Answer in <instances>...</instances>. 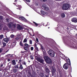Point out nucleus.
<instances>
[{
	"label": "nucleus",
	"mask_w": 77,
	"mask_h": 77,
	"mask_svg": "<svg viewBox=\"0 0 77 77\" xmlns=\"http://www.w3.org/2000/svg\"><path fill=\"white\" fill-rule=\"evenodd\" d=\"M70 8L69 5L67 3L64 4L62 7V9L65 10H69Z\"/></svg>",
	"instance_id": "nucleus-1"
},
{
	"label": "nucleus",
	"mask_w": 77,
	"mask_h": 77,
	"mask_svg": "<svg viewBox=\"0 0 77 77\" xmlns=\"http://www.w3.org/2000/svg\"><path fill=\"white\" fill-rule=\"evenodd\" d=\"M44 58L45 60V61L48 63H51V59L48 56H45L43 57Z\"/></svg>",
	"instance_id": "nucleus-2"
},
{
	"label": "nucleus",
	"mask_w": 77,
	"mask_h": 77,
	"mask_svg": "<svg viewBox=\"0 0 77 77\" xmlns=\"http://www.w3.org/2000/svg\"><path fill=\"white\" fill-rule=\"evenodd\" d=\"M48 53L52 57H54L55 53L53 51L51 50H49Z\"/></svg>",
	"instance_id": "nucleus-3"
},
{
	"label": "nucleus",
	"mask_w": 77,
	"mask_h": 77,
	"mask_svg": "<svg viewBox=\"0 0 77 77\" xmlns=\"http://www.w3.org/2000/svg\"><path fill=\"white\" fill-rule=\"evenodd\" d=\"M36 60L38 62H40L41 63L43 64L44 60L43 59L40 58L39 57H38L36 58Z\"/></svg>",
	"instance_id": "nucleus-4"
},
{
	"label": "nucleus",
	"mask_w": 77,
	"mask_h": 77,
	"mask_svg": "<svg viewBox=\"0 0 77 77\" xmlns=\"http://www.w3.org/2000/svg\"><path fill=\"white\" fill-rule=\"evenodd\" d=\"M56 71V69L55 68H54L53 67H52V70H51V72L52 73V75L53 76H54Z\"/></svg>",
	"instance_id": "nucleus-5"
},
{
	"label": "nucleus",
	"mask_w": 77,
	"mask_h": 77,
	"mask_svg": "<svg viewBox=\"0 0 77 77\" xmlns=\"http://www.w3.org/2000/svg\"><path fill=\"white\" fill-rule=\"evenodd\" d=\"M19 19L22 21H24L25 22H27L26 19L23 16H20L19 17Z\"/></svg>",
	"instance_id": "nucleus-6"
},
{
	"label": "nucleus",
	"mask_w": 77,
	"mask_h": 77,
	"mask_svg": "<svg viewBox=\"0 0 77 77\" xmlns=\"http://www.w3.org/2000/svg\"><path fill=\"white\" fill-rule=\"evenodd\" d=\"M42 7L46 10H48L49 9V8L47 7V6L45 5V4H43V5H42Z\"/></svg>",
	"instance_id": "nucleus-7"
},
{
	"label": "nucleus",
	"mask_w": 77,
	"mask_h": 77,
	"mask_svg": "<svg viewBox=\"0 0 77 77\" xmlns=\"http://www.w3.org/2000/svg\"><path fill=\"white\" fill-rule=\"evenodd\" d=\"M72 22L75 23H77V18L74 17L72 19Z\"/></svg>",
	"instance_id": "nucleus-8"
},
{
	"label": "nucleus",
	"mask_w": 77,
	"mask_h": 77,
	"mask_svg": "<svg viewBox=\"0 0 77 77\" xmlns=\"http://www.w3.org/2000/svg\"><path fill=\"white\" fill-rule=\"evenodd\" d=\"M17 29H19L20 30H21L23 29L22 26L19 24L17 25Z\"/></svg>",
	"instance_id": "nucleus-9"
},
{
	"label": "nucleus",
	"mask_w": 77,
	"mask_h": 77,
	"mask_svg": "<svg viewBox=\"0 0 77 77\" xmlns=\"http://www.w3.org/2000/svg\"><path fill=\"white\" fill-rule=\"evenodd\" d=\"M66 59L67 60V63L68 64V65L69 66H71V62H70V59L68 57H66Z\"/></svg>",
	"instance_id": "nucleus-10"
},
{
	"label": "nucleus",
	"mask_w": 77,
	"mask_h": 77,
	"mask_svg": "<svg viewBox=\"0 0 77 77\" xmlns=\"http://www.w3.org/2000/svg\"><path fill=\"white\" fill-rule=\"evenodd\" d=\"M63 68L66 69H67L68 68V64L66 63H65L63 66Z\"/></svg>",
	"instance_id": "nucleus-11"
},
{
	"label": "nucleus",
	"mask_w": 77,
	"mask_h": 77,
	"mask_svg": "<svg viewBox=\"0 0 77 77\" xmlns=\"http://www.w3.org/2000/svg\"><path fill=\"white\" fill-rule=\"evenodd\" d=\"M9 39L8 38H6L3 39V41L7 43L8 42Z\"/></svg>",
	"instance_id": "nucleus-12"
},
{
	"label": "nucleus",
	"mask_w": 77,
	"mask_h": 77,
	"mask_svg": "<svg viewBox=\"0 0 77 77\" xmlns=\"http://www.w3.org/2000/svg\"><path fill=\"white\" fill-rule=\"evenodd\" d=\"M12 23L11 22H10L8 24V26L10 28H11L12 27Z\"/></svg>",
	"instance_id": "nucleus-13"
},
{
	"label": "nucleus",
	"mask_w": 77,
	"mask_h": 77,
	"mask_svg": "<svg viewBox=\"0 0 77 77\" xmlns=\"http://www.w3.org/2000/svg\"><path fill=\"white\" fill-rule=\"evenodd\" d=\"M12 64L13 65H15L16 64V63L15 60H13L12 61Z\"/></svg>",
	"instance_id": "nucleus-14"
},
{
	"label": "nucleus",
	"mask_w": 77,
	"mask_h": 77,
	"mask_svg": "<svg viewBox=\"0 0 77 77\" xmlns=\"http://www.w3.org/2000/svg\"><path fill=\"white\" fill-rule=\"evenodd\" d=\"M61 17L62 18H65V15L64 13H61Z\"/></svg>",
	"instance_id": "nucleus-15"
},
{
	"label": "nucleus",
	"mask_w": 77,
	"mask_h": 77,
	"mask_svg": "<svg viewBox=\"0 0 77 77\" xmlns=\"http://www.w3.org/2000/svg\"><path fill=\"white\" fill-rule=\"evenodd\" d=\"M45 71L46 72H47V73H48H48H49V69L48 68H46L45 69Z\"/></svg>",
	"instance_id": "nucleus-16"
},
{
	"label": "nucleus",
	"mask_w": 77,
	"mask_h": 77,
	"mask_svg": "<svg viewBox=\"0 0 77 77\" xmlns=\"http://www.w3.org/2000/svg\"><path fill=\"white\" fill-rule=\"evenodd\" d=\"M22 65H23L26 66V63L25 61H23L22 62Z\"/></svg>",
	"instance_id": "nucleus-17"
},
{
	"label": "nucleus",
	"mask_w": 77,
	"mask_h": 77,
	"mask_svg": "<svg viewBox=\"0 0 77 77\" xmlns=\"http://www.w3.org/2000/svg\"><path fill=\"white\" fill-rule=\"evenodd\" d=\"M29 48V47H23V48H24L25 50L26 51H28Z\"/></svg>",
	"instance_id": "nucleus-18"
},
{
	"label": "nucleus",
	"mask_w": 77,
	"mask_h": 77,
	"mask_svg": "<svg viewBox=\"0 0 77 77\" xmlns=\"http://www.w3.org/2000/svg\"><path fill=\"white\" fill-rule=\"evenodd\" d=\"M30 45H28V44H27V43H25V44H24V46L26 47H30Z\"/></svg>",
	"instance_id": "nucleus-19"
},
{
	"label": "nucleus",
	"mask_w": 77,
	"mask_h": 77,
	"mask_svg": "<svg viewBox=\"0 0 77 77\" xmlns=\"http://www.w3.org/2000/svg\"><path fill=\"white\" fill-rule=\"evenodd\" d=\"M43 52V55H44V57L46 55V52H45V50H42Z\"/></svg>",
	"instance_id": "nucleus-20"
},
{
	"label": "nucleus",
	"mask_w": 77,
	"mask_h": 77,
	"mask_svg": "<svg viewBox=\"0 0 77 77\" xmlns=\"http://www.w3.org/2000/svg\"><path fill=\"white\" fill-rule=\"evenodd\" d=\"M65 42L66 44L68 45H69L70 43V41L69 40H67V41H66Z\"/></svg>",
	"instance_id": "nucleus-21"
},
{
	"label": "nucleus",
	"mask_w": 77,
	"mask_h": 77,
	"mask_svg": "<svg viewBox=\"0 0 77 77\" xmlns=\"http://www.w3.org/2000/svg\"><path fill=\"white\" fill-rule=\"evenodd\" d=\"M19 69H23L22 64H20V66H19Z\"/></svg>",
	"instance_id": "nucleus-22"
},
{
	"label": "nucleus",
	"mask_w": 77,
	"mask_h": 77,
	"mask_svg": "<svg viewBox=\"0 0 77 77\" xmlns=\"http://www.w3.org/2000/svg\"><path fill=\"white\" fill-rule=\"evenodd\" d=\"M34 56L33 55H31L29 56V57L32 60H33L34 58H33Z\"/></svg>",
	"instance_id": "nucleus-23"
},
{
	"label": "nucleus",
	"mask_w": 77,
	"mask_h": 77,
	"mask_svg": "<svg viewBox=\"0 0 77 77\" xmlns=\"http://www.w3.org/2000/svg\"><path fill=\"white\" fill-rule=\"evenodd\" d=\"M33 23L36 26V27H38V24L37 23H35V22H33Z\"/></svg>",
	"instance_id": "nucleus-24"
},
{
	"label": "nucleus",
	"mask_w": 77,
	"mask_h": 77,
	"mask_svg": "<svg viewBox=\"0 0 77 77\" xmlns=\"http://www.w3.org/2000/svg\"><path fill=\"white\" fill-rule=\"evenodd\" d=\"M22 7L20 5H18V8H17V9L19 10H21V9L22 8Z\"/></svg>",
	"instance_id": "nucleus-25"
},
{
	"label": "nucleus",
	"mask_w": 77,
	"mask_h": 77,
	"mask_svg": "<svg viewBox=\"0 0 77 77\" xmlns=\"http://www.w3.org/2000/svg\"><path fill=\"white\" fill-rule=\"evenodd\" d=\"M2 44H3V48L5 47L6 45V43H5V42H3Z\"/></svg>",
	"instance_id": "nucleus-26"
},
{
	"label": "nucleus",
	"mask_w": 77,
	"mask_h": 77,
	"mask_svg": "<svg viewBox=\"0 0 77 77\" xmlns=\"http://www.w3.org/2000/svg\"><path fill=\"white\" fill-rule=\"evenodd\" d=\"M40 46L41 49L42 50V51L44 50V48L43 47V46L42 45V44H40Z\"/></svg>",
	"instance_id": "nucleus-27"
},
{
	"label": "nucleus",
	"mask_w": 77,
	"mask_h": 77,
	"mask_svg": "<svg viewBox=\"0 0 77 77\" xmlns=\"http://www.w3.org/2000/svg\"><path fill=\"white\" fill-rule=\"evenodd\" d=\"M27 40L26 38H25L23 41V43H26L27 42Z\"/></svg>",
	"instance_id": "nucleus-28"
},
{
	"label": "nucleus",
	"mask_w": 77,
	"mask_h": 77,
	"mask_svg": "<svg viewBox=\"0 0 77 77\" xmlns=\"http://www.w3.org/2000/svg\"><path fill=\"white\" fill-rule=\"evenodd\" d=\"M4 37L3 35H0V39L2 40Z\"/></svg>",
	"instance_id": "nucleus-29"
},
{
	"label": "nucleus",
	"mask_w": 77,
	"mask_h": 77,
	"mask_svg": "<svg viewBox=\"0 0 77 77\" xmlns=\"http://www.w3.org/2000/svg\"><path fill=\"white\" fill-rule=\"evenodd\" d=\"M19 44L21 46H23V43H22V42L21 41L20 42V43H19Z\"/></svg>",
	"instance_id": "nucleus-30"
},
{
	"label": "nucleus",
	"mask_w": 77,
	"mask_h": 77,
	"mask_svg": "<svg viewBox=\"0 0 77 77\" xmlns=\"http://www.w3.org/2000/svg\"><path fill=\"white\" fill-rule=\"evenodd\" d=\"M40 76L41 77H44V74L42 73L40 74Z\"/></svg>",
	"instance_id": "nucleus-31"
},
{
	"label": "nucleus",
	"mask_w": 77,
	"mask_h": 77,
	"mask_svg": "<svg viewBox=\"0 0 77 77\" xmlns=\"http://www.w3.org/2000/svg\"><path fill=\"white\" fill-rule=\"evenodd\" d=\"M29 44L30 45H32V40H30L29 41Z\"/></svg>",
	"instance_id": "nucleus-32"
},
{
	"label": "nucleus",
	"mask_w": 77,
	"mask_h": 77,
	"mask_svg": "<svg viewBox=\"0 0 77 77\" xmlns=\"http://www.w3.org/2000/svg\"><path fill=\"white\" fill-rule=\"evenodd\" d=\"M17 71V69H13V72H15V73H16V72Z\"/></svg>",
	"instance_id": "nucleus-33"
},
{
	"label": "nucleus",
	"mask_w": 77,
	"mask_h": 77,
	"mask_svg": "<svg viewBox=\"0 0 77 77\" xmlns=\"http://www.w3.org/2000/svg\"><path fill=\"white\" fill-rule=\"evenodd\" d=\"M3 17L2 16H0V20H1V21H2V20H3Z\"/></svg>",
	"instance_id": "nucleus-34"
},
{
	"label": "nucleus",
	"mask_w": 77,
	"mask_h": 77,
	"mask_svg": "<svg viewBox=\"0 0 77 77\" xmlns=\"http://www.w3.org/2000/svg\"><path fill=\"white\" fill-rule=\"evenodd\" d=\"M14 67L15 68H18L19 66L18 65H15L14 66Z\"/></svg>",
	"instance_id": "nucleus-35"
},
{
	"label": "nucleus",
	"mask_w": 77,
	"mask_h": 77,
	"mask_svg": "<svg viewBox=\"0 0 77 77\" xmlns=\"http://www.w3.org/2000/svg\"><path fill=\"white\" fill-rule=\"evenodd\" d=\"M41 13L42 14H44V11L42 10L41 11Z\"/></svg>",
	"instance_id": "nucleus-36"
},
{
	"label": "nucleus",
	"mask_w": 77,
	"mask_h": 77,
	"mask_svg": "<svg viewBox=\"0 0 77 77\" xmlns=\"http://www.w3.org/2000/svg\"><path fill=\"white\" fill-rule=\"evenodd\" d=\"M35 49H36V51H39V50H38V47H35Z\"/></svg>",
	"instance_id": "nucleus-37"
},
{
	"label": "nucleus",
	"mask_w": 77,
	"mask_h": 77,
	"mask_svg": "<svg viewBox=\"0 0 77 77\" xmlns=\"http://www.w3.org/2000/svg\"><path fill=\"white\" fill-rule=\"evenodd\" d=\"M14 35H11V38H13L14 37Z\"/></svg>",
	"instance_id": "nucleus-38"
},
{
	"label": "nucleus",
	"mask_w": 77,
	"mask_h": 77,
	"mask_svg": "<svg viewBox=\"0 0 77 77\" xmlns=\"http://www.w3.org/2000/svg\"><path fill=\"white\" fill-rule=\"evenodd\" d=\"M34 50V48L33 47H31L30 48V50L31 51H32Z\"/></svg>",
	"instance_id": "nucleus-39"
},
{
	"label": "nucleus",
	"mask_w": 77,
	"mask_h": 77,
	"mask_svg": "<svg viewBox=\"0 0 77 77\" xmlns=\"http://www.w3.org/2000/svg\"><path fill=\"white\" fill-rule=\"evenodd\" d=\"M36 41L37 42H39V40L38 38H36Z\"/></svg>",
	"instance_id": "nucleus-40"
},
{
	"label": "nucleus",
	"mask_w": 77,
	"mask_h": 77,
	"mask_svg": "<svg viewBox=\"0 0 77 77\" xmlns=\"http://www.w3.org/2000/svg\"><path fill=\"white\" fill-rule=\"evenodd\" d=\"M19 38L18 37H16V40L17 41L19 40Z\"/></svg>",
	"instance_id": "nucleus-41"
},
{
	"label": "nucleus",
	"mask_w": 77,
	"mask_h": 77,
	"mask_svg": "<svg viewBox=\"0 0 77 77\" xmlns=\"http://www.w3.org/2000/svg\"><path fill=\"white\" fill-rule=\"evenodd\" d=\"M4 64L2 63V64H1L0 65V67H2L3 66Z\"/></svg>",
	"instance_id": "nucleus-42"
},
{
	"label": "nucleus",
	"mask_w": 77,
	"mask_h": 77,
	"mask_svg": "<svg viewBox=\"0 0 77 77\" xmlns=\"http://www.w3.org/2000/svg\"><path fill=\"white\" fill-rule=\"evenodd\" d=\"M26 52V51H21V53L22 54L23 53H25V52Z\"/></svg>",
	"instance_id": "nucleus-43"
},
{
	"label": "nucleus",
	"mask_w": 77,
	"mask_h": 77,
	"mask_svg": "<svg viewBox=\"0 0 77 77\" xmlns=\"http://www.w3.org/2000/svg\"><path fill=\"white\" fill-rule=\"evenodd\" d=\"M41 1H42V2H45L46 1H47V0H40Z\"/></svg>",
	"instance_id": "nucleus-44"
},
{
	"label": "nucleus",
	"mask_w": 77,
	"mask_h": 77,
	"mask_svg": "<svg viewBox=\"0 0 77 77\" xmlns=\"http://www.w3.org/2000/svg\"><path fill=\"white\" fill-rule=\"evenodd\" d=\"M21 61H22L21 60H19V62H18V63H20L21 62Z\"/></svg>",
	"instance_id": "nucleus-45"
},
{
	"label": "nucleus",
	"mask_w": 77,
	"mask_h": 77,
	"mask_svg": "<svg viewBox=\"0 0 77 77\" xmlns=\"http://www.w3.org/2000/svg\"><path fill=\"white\" fill-rule=\"evenodd\" d=\"M37 45H36V43H35V45H34V47H37Z\"/></svg>",
	"instance_id": "nucleus-46"
},
{
	"label": "nucleus",
	"mask_w": 77,
	"mask_h": 77,
	"mask_svg": "<svg viewBox=\"0 0 77 77\" xmlns=\"http://www.w3.org/2000/svg\"><path fill=\"white\" fill-rule=\"evenodd\" d=\"M28 2H30V0H26Z\"/></svg>",
	"instance_id": "nucleus-47"
},
{
	"label": "nucleus",
	"mask_w": 77,
	"mask_h": 77,
	"mask_svg": "<svg viewBox=\"0 0 77 77\" xmlns=\"http://www.w3.org/2000/svg\"><path fill=\"white\" fill-rule=\"evenodd\" d=\"M45 77H48V75H46V74H45Z\"/></svg>",
	"instance_id": "nucleus-48"
},
{
	"label": "nucleus",
	"mask_w": 77,
	"mask_h": 77,
	"mask_svg": "<svg viewBox=\"0 0 77 77\" xmlns=\"http://www.w3.org/2000/svg\"><path fill=\"white\" fill-rule=\"evenodd\" d=\"M6 20L7 21H8H8L9 22V20L8 18H7Z\"/></svg>",
	"instance_id": "nucleus-49"
},
{
	"label": "nucleus",
	"mask_w": 77,
	"mask_h": 77,
	"mask_svg": "<svg viewBox=\"0 0 77 77\" xmlns=\"http://www.w3.org/2000/svg\"><path fill=\"white\" fill-rule=\"evenodd\" d=\"M2 51V50L0 48V53H1Z\"/></svg>",
	"instance_id": "nucleus-50"
},
{
	"label": "nucleus",
	"mask_w": 77,
	"mask_h": 77,
	"mask_svg": "<svg viewBox=\"0 0 77 77\" xmlns=\"http://www.w3.org/2000/svg\"><path fill=\"white\" fill-rule=\"evenodd\" d=\"M8 62H9L10 61V59H8Z\"/></svg>",
	"instance_id": "nucleus-51"
},
{
	"label": "nucleus",
	"mask_w": 77,
	"mask_h": 77,
	"mask_svg": "<svg viewBox=\"0 0 77 77\" xmlns=\"http://www.w3.org/2000/svg\"><path fill=\"white\" fill-rule=\"evenodd\" d=\"M66 58V57H65V56L64 57H63V59H64V60H65Z\"/></svg>",
	"instance_id": "nucleus-52"
},
{
	"label": "nucleus",
	"mask_w": 77,
	"mask_h": 77,
	"mask_svg": "<svg viewBox=\"0 0 77 77\" xmlns=\"http://www.w3.org/2000/svg\"><path fill=\"white\" fill-rule=\"evenodd\" d=\"M11 65H10L9 66H8L9 67V69H10V68H11Z\"/></svg>",
	"instance_id": "nucleus-53"
},
{
	"label": "nucleus",
	"mask_w": 77,
	"mask_h": 77,
	"mask_svg": "<svg viewBox=\"0 0 77 77\" xmlns=\"http://www.w3.org/2000/svg\"><path fill=\"white\" fill-rule=\"evenodd\" d=\"M73 48H76V46H75V45H73Z\"/></svg>",
	"instance_id": "nucleus-54"
},
{
	"label": "nucleus",
	"mask_w": 77,
	"mask_h": 77,
	"mask_svg": "<svg viewBox=\"0 0 77 77\" xmlns=\"http://www.w3.org/2000/svg\"><path fill=\"white\" fill-rule=\"evenodd\" d=\"M17 4V3H13V4H14L15 5V6Z\"/></svg>",
	"instance_id": "nucleus-55"
},
{
	"label": "nucleus",
	"mask_w": 77,
	"mask_h": 77,
	"mask_svg": "<svg viewBox=\"0 0 77 77\" xmlns=\"http://www.w3.org/2000/svg\"><path fill=\"white\" fill-rule=\"evenodd\" d=\"M75 36L77 37V34H75Z\"/></svg>",
	"instance_id": "nucleus-56"
},
{
	"label": "nucleus",
	"mask_w": 77,
	"mask_h": 77,
	"mask_svg": "<svg viewBox=\"0 0 77 77\" xmlns=\"http://www.w3.org/2000/svg\"><path fill=\"white\" fill-rule=\"evenodd\" d=\"M17 0H15L14 2H17Z\"/></svg>",
	"instance_id": "nucleus-57"
},
{
	"label": "nucleus",
	"mask_w": 77,
	"mask_h": 77,
	"mask_svg": "<svg viewBox=\"0 0 77 77\" xmlns=\"http://www.w3.org/2000/svg\"><path fill=\"white\" fill-rule=\"evenodd\" d=\"M18 60H16V62H18Z\"/></svg>",
	"instance_id": "nucleus-58"
},
{
	"label": "nucleus",
	"mask_w": 77,
	"mask_h": 77,
	"mask_svg": "<svg viewBox=\"0 0 77 77\" xmlns=\"http://www.w3.org/2000/svg\"><path fill=\"white\" fill-rule=\"evenodd\" d=\"M30 67H31V69H32V66H30Z\"/></svg>",
	"instance_id": "nucleus-59"
},
{
	"label": "nucleus",
	"mask_w": 77,
	"mask_h": 77,
	"mask_svg": "<svg viewBox=\"0 0 77 77\" xmlns=\"http://www.w3.org/2000/svg\"><path fill=\"white\" fill-rule=\"evenodd\" d=\"M8 51V50L6 51V53H7Z\"/></svg>",
	"instance_id": "nucleus-60"
},
{
	"label": "nucleus",
	"mask_w": 77,
	"mask_h": 77,
	"mask_svg": "<svg viewBox=\"0 0 77 77\" xmlns=\"http://www.w3.org/2000/svg\"><path fill=\"white\" fill-rule=\"evenodd\" d=\"M1 44V41H0V45Z\"/></svg>",
	"instance_id": "nucleus-61"
},
{
	"label": "nucleus",
	"mask_w": 77,
	"mask_h": 77,
	"mask_svg": "<svg viewBox=\"0 0 77 77\" xmlns=\"http://www.w3.org/2000/svg\"><path fill=\"white\" fill-rule=\"evenodd\" d=\"M33 36H35V35H33Z\"/></svg>",
	"instance_id": "nucleus-62"
},
{
	"label": "nucleus",
	"mask_w": 77,
	"mask_h": 77,
	"mask_svg": "<svg viewBox=\"0 0 77 77\" xmlns=\"http://www.w3.org/2000/svg\"><path fill=\"white\" fill-rule=\"evenodd\" d=\"M11 57H12V55H11Z\"/></svg>",
	"instance_id": "nucleus-63"
},
{
	"label": "nucleus",
	"mask_w": 77,
	"mask_h": 77,
	"mask_svg": "<svg viewBox=\"0 0 77 77\" xmlns=\"http://www.w3.org/2000/svg\"><path fill=\"white\" fill-rule=\"evenodd\" d=\"M50 27H48V29H49Z\"/></svg>",
	"instance_id": "nucleus-64"
}]
</instances>
